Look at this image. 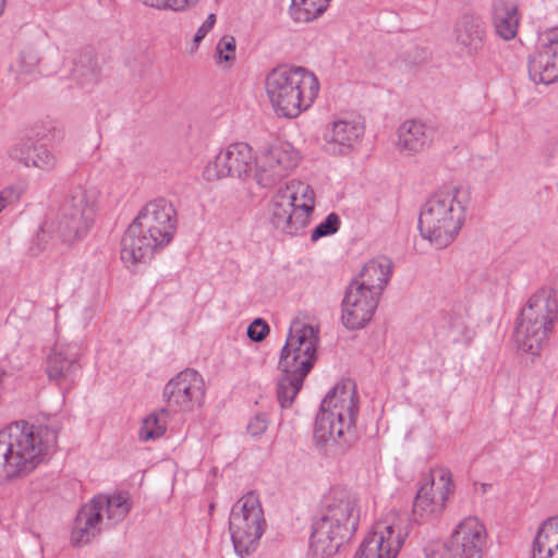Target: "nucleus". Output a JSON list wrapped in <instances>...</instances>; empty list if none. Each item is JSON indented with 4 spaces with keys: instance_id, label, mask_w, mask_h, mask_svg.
<instances>
[{
    "instance_id": "f257e3e1",
    "label": "nucleus",
    "mask_w": 558,
    "mask_h": 558,
    "mask_svg": "<svg viewBox=\"0 0 558 558\" xmlns=\"http://www.w3.org/2000/svg\"><path fill=\"white\" fill-rule=\"evenodd\" d=\"M57 432L48 426L13 423L0 430V481L27 475L51 454Z\"/></svg>"
},
{
    "instance_id": "f03ea898",
    "label": "nucleus",
    "mask_w": 558,
    "mask_h": 558,
    "mask_svg": "<svg viewBox=\"0 0 558 558\" xmlns=\"http://www.w3.org/2000/svg\"><path fill=\"white\" fill-rule=\"evenodd\" d=\"M360 506L348 490L333 488L324 499L320 517L313 525L311 551L315 558H332L357 529Z\"/></svg>"
},
{
    "instance_id": "7ed1b4c3",
    "label": "nucleus",
    "mask_w": 558,
    "mask_h": 558,
    "mask_svg": "<svg viewBox=\"0 0 558 558\" xmlns=\"http://www.w3.org/2000/svg\"><path fill=\"white\" fill-rule=\"evenodd\" d=\"M318 328L300 320L292 322L284 347L281 350L277 398L281 408L294 401L303 381L316 361Z\"/></svg>"
},
{
    "instance_id": "20e7f679",
    "label": "nucleus",
    "mask_w": 558,
    "mask_h": 558,
    "mask_svg": "<svg viewBox=\"0 0 558 558\" xmlns=\"http://www.w3.org/2000/svg\"><path fill=\"white\" fill-rule=\"evenodd\" d=\"M266 94L275 113L294 119L312 107L319 93L316 75L301 66L280 65L266 76Z\"/></svg>"
},
{
    "instance_id": "39448f33",
    "label": "nucleus",
    "mask_w": 558,
    "mask_h": 558,
    "mask_svg": "<svg viewBox=\"0 0 558 558\" xmlns=\"http://www.w3.org/2000/svg\"><path fill=\"white\" fill-rule=\"evenodd\" d=\"M465 194L458 185L436 191L423 205L418 217L422 236L437 248L450 245L465 221Z\"/></svg>"
},
{
    "instance_id": "423d86ee",
    "label": "nucleus",
    "mask_w": 558,
    "mask_h": 558,
    "mask_svg": "<svg viewBox=\"0 0 558 558\" xmlns=\"http://www.w3.org/2000/svg\"><path fill=\"white\" fill-rule=\"evenodd\" d=\"M355 383L345 379L338 383L325 397L316 417L314 437L320 444L329 441L349 445L359 411Z\"/></svg>"
},
{
    "instance_id": "0eeeda50",
    "label": "nucleus",
    "mask_w": 558,
    "mask_h": 558,
    "mask_svg": "<svg viewBox=\"0 0 558 558\" xmlns=\"http://www.w3.org/2000/svg\"><path fill=\"white\" fill-rule=\"evenodd\" d=\"M558 318V303L548 290L532 294L521 310L513 339L519 350L536 355L549 339Z\"/></svg>"
},
{
    "instance_id": "6e6552de",
    "label": "nucleus",
    "mask_w": 558,
    "mask_h": 558,
    "mask_svg": "<svg viewBox=\"0 0 558 558\" xmlns=\"http://www.w3.org/2000/svg\"><path fill=\"white\" fill-rule=\"evenodd\" d=\"M315 207L313 189L299 180L280 186L269 203L270 223L288 235L301 234L310 222Z\"/></svg>"
},
{
    "instance_id": "1a4fd4ad",
    "label": "nucleus",
    "mask_w": 558,
    "mask_h": 558,
    "mask_svg": "<svg viewBox=\"0 0 558 558\" xmlns=\"http://www.w3.org/2000/svg\"><path fill=\"white\" fill-rule=\"evenodd\" d=\"M132 504L126 494L113 496L100 495L85 504L76 515L71 533L75 546L89 543L105 527L112 526L125 519Z\"/></svg>"
},
{
    "instance_id": "9d476101",
    "label": "nucleus",
    "mask_w": 558,
    "mask_h": 558,
    "mask_svg": "<svg viewBox=\"0 0 558 558\" xmlns=\"http://www.w3.org/2000/svg\"><path fill=\"white\" fill-rule=\"evenodd\" d=\"M265 527L264 511L254 494L243 496L232 507L229 531L234 550L240 557L248 556L257 549Z\"/></svg>"
},
{
    "instance_id": "9b49d317",
    "label": "nucleus",
    "mask_w": 558,
    "mask_h": 558,
    "mask_svg": "<svg viewBox=\"0 0 558 558\" xmlns=\"http://www.w3.org/2000/svg\"><path fill=\"white\" fill-rule=\"evenodd\" d=\"M408 535L405 514L389 511L374 524L354 558H397Z\"/></svg>"
},
{
    "instance_id": "f8f14e48",
    "label": "nucleus",
    "mask_w": 558,
    "mask_h": 558,
    "mask_svg": "<svg viewBox=\"0 0 558 558\" xmlns=\"http://www.w3.org/2000/svg\"><path fill=\"white\" fill-rule=\"evenodd\" d=\"M300 161V151L291 143L275 140L256 155L254 180L262 187H272L290 175Z\"/></svg>"
},
{
    "instance_id": "ddd939ff",
    "label": "nucleus",
    "mask_w": 558,
    "mask_h": 558,
    "mask_svg": "<svg viewBox=\"0 0 558 558\" xmlns=\"http://www.w3.org/2000/svg\"><path fill=\"white\" fill-rule=\"evenodd\" d=\"M453 490L452 473L446 468L433 469L416 493L412 509L414 519L428 521L439 517Z\"/></svg>"
},
{
    "instance_id": "4468645a",
    "label": "nucleus",
    "mask_w": 558,
    "mask_h": 558,
    "mask_svg": "<svg viewBox=\"0 0 558 558\" xmlns=\"http://www.w3.org/2000/svg\"><path fill=\"white\" fill-rule=\"evenodd\" d=\"M163 396L169 411L191 413L204 402V379L196 371L186 368L166 384Z\"/></svg>"
},
{
    "instance_id": "2eb2a0df",
    "label": "nucleus",
    "mask_w": 558,
    "mask_h": 558,
    "mask_svg": "<svg viewBox=\"0 0 558 558\" xmlns=\"http://www.w3.org/2000/svg\"><path fill=\"white\" fill-rule=\"evenodd\" d=\"M255 158L248 144H230L221 149L213 161L208 162L204 175L209 181L227 177L244 179L252 171L254 172Z\"/></svg>"
},
{
    "instance_id": "dca6fc26",
    "label": "nucleus",
    "mask_w": 558,
    "mask_h": 558,
    "mask_svg": "<svg viewBox=\"0 0 558 558\" xmlns=\"http://www.w3.org/2000/svg\"><path fill=\"white\" fill-rule=\"evenodd\" d=\"M132 223L165 247L175 232V209L168 199L156 198L141 209Z\"/></svg>"
},
{
    "instance_id": "f3484780",
    "label": "nucleus",
    "mask_w": 558,
    "mask_h": 558,
    "mask_svg": "<svg viewBox=\"0 0 558 558\" xmlns=\"http://www.w3.org/2000/svg\"><path fill=\"white\" fill-rule=\"evenodd\" d=\"M380 298L361 286L350 282L342 303L341 319L348 329H360L369 323L378 306Z\"/></svg>"
},
{
    "instance_id": "a211bd4d",
    "label": "nucleus",
    "mask_w": 558,
    "mask_h": 558,
    "mask_svg": "<svg viewBox=\"0 0 558 558\" xmlns=\"http://www.w3.org/2000/svg\"><path fill=\"white\" fill-rule=\"evenodd\" d=\"M487 538L485 525L476 517H465L451 534V547L458 558H482Z\"/></svg>"
},
{
    "instance_id": "6ab92c4d",
    "label": "nucleus",
    "mask_w": 558,
    "mask_h": 558,
    "mask_svg": "<svg viewBox=\"0 0 558 558\" xmlns=\"http://www.w3.org/2000/svg\"><path fill=\"white\" fill-rule=\"evenodd\" d=\"M364 123L355 118H342L332 121L324 132L327 149L336 155L352 150L364 134Z\"/></svg>"
},
{
    "instance_id": "aec40b11",
    "label": "nucleus",
    "mask_w": 558,
    "mask_h": 558,
    "mask_svg": "<svg viewBox=\"0 0 558 558\" xmlns=\"http://www.w3.org/2000/svg\"><path fill=\"white\" fill-rule=\"evenodd\" d=\"M434 138L432 124L420 119L403 121L397 129L396 147L403 156H415L427 149Z\"/></svg>"
},
{
    "instance_id": "412c9836",
    "label": "nucleus",
    "mask_w": 558,
    "mask_h": 558,
    "mask_svg": "<svg viewBox=\"0 0 558 558\" xmlns=\"http://www.w3.org/2000/svg\"><path fill=\"white\" fill-rule=\"evenodd\" d=\"M547 40L529 63L530 77L536 84L558 81V29L549 32Z\"/></svg>"
},
{
    "instance_id": "4be33fe9",
    "label": "nucleus",
    "mask_w": 558,
    "mask_h": 558,
    "mask_svg": "<svg viewBox=\"0 0 558 558\" xmlns=\"http://www.w3.org/2000/svg\"><path fill=\"white\" fill-rule=\"evenodd\" d=\"M162 246L151 234H146L131 223L121 240V259L125 265H135L149 260Z\"/></svg>"
},
{
    "instance_id": "5701e85b",
    "label": "nucleus",
    "mask_w": 558,
    "mask_h": 558,
    "mask_svg": "<svg viewBox=\"0 0 558 558\" xmlns=\"http://www.w3.org/2000/svg\"><path fill=\"white\" fill-rule=\"evenodd\" d=\"M392 267L388 257L378 256L369 259L351 282L380 298L392 274Z\"/></svg>"
},
{
    "instance_id": "b1692460",
    "label": "nucleus",
    "mask_w": 558,
    "mask_h": 558,
    "mask_svg": "<svg viewBox=\"0 0 558 558\" xmlns=\"http://www.w3.org/2000/svg\"><path fill=\"white\" fill-rule=\"evenodd\" d=\"M80 352L75 344H57L47 359L46 373L50 380H66L76 369Z\"/></svg>"
},
{
    "instance_id": "393cba45",
    "label": "nucleus",
    "mask_w": 558,
    "mask_h": 558,
    "mask_svg": "<svg viewBox=\"0 0 558 558\" xmlns=\"http://www.w3.org/2000/svg\"><path fill=\"white\" fill-rule=\"evenodd\" d=\"M99 192L89 184H78L70 190L61 210L94 220Z\"/></svg>"
},
{
    "instance_id": "a878e982",
    "label": "nucleus",
    "mask_w": 558,
    "mask_h": 558,
    "mask_svg": "<svg viewBox=\"0 0 558 558\" xmlns=\"http://www.w3.org/2000/svg\"><path fill=\"white\" fill-rule=\"evenodd\" d=\"M493 22L496 33L505 40L515 37L520 14L514 0H497L494 4Z\"/></svg>"
},
{
    "instance_id": "bb28decb",
    "label": "nucleus",
    "mask_w": 558,
    "mask_h": 558,
    "mask_svg": "<svg viewBox=\"0 0 558 558\" xmlns=\"http://www.w3.org/2000/svg\"><path fill=\"white\" fill-rule=\"evenodd\" d=\"M94 220L81 215L61 210L56 225V233L65 244L83 240L88 233Z\"/></svg>"
},
{
    "instance_id": "cd10ccee",
    "label": "nucleus",
    "mask_w": 558,
    "mask_h": 558,
    "mask_svg": "<svg viewBox=\"0 0 558 558\" xmlns=\"http://www.w3.org/2000/svg\"><path fill=\"white\" fill-rule=\"evenodd\" d=\"M483 37V25L475 17L463 16L456 25V39L469 51H477L481 48Z\"/></svg>"
},
{
    "instance_id": "c85d7f7f",
    "label": "nucleus",
    "mask_w": 558,
    "mask_h": 558,
    "mask_svg": "<svg viewBox=\"0 0 558 558\" xmlns=\"http://www.w3.org/2000/svg\"><path fill=\"white\" fill-rule=\"evenodd\" d=\"M330 0H292L290 16L300 23H307L322 15Z\"/></svg>"
},
{
    "instance_id": "c756f323",
    "label": "nucleus",
    "mask_w": 558,
    "mask_h": 558,
    "mask_svg": "<svg viewBox=\"0 0 558 558\" xmlns=\"http://www.w3.org/2000/svg\"><path fill=\"white\" fill-rule=\"evenodd\" d=\"M40 58L38 52L33 49H26L20 52L14 64L10 70L15 73L17 82H22L24 77L35 75L38 72Z\"/></svg>"
},
{
    "instance_id": "7c9ffc66",
    "label": "nucleus",
    "mask_w": 558,
    "mask_h": 558,
    "mask_svg": "<svg viewBox=\"0 0 558 558\" xmlns=\"http://www.w3.org/2000/svg\"><path fill=\"white\" fill-rule=\"evenodd\" d=\"M202 0H142V2L151 9L158 11H171L184 13L194 9Z\"/></svg>"
},
{
    "instance_id": "2f4dec72",
    "label": "nucleus",
    "mask_w": 558,
    "mask_h": 558,
    "mask_svg": "<svg viewBox=\"0 0 558 558\" xmlns=\"http://www.w3.org/2000/svg\"><path fill=\"white\" fill-rule=\"evenodd\" d=\"M166 433V423L161 422L156 413L147 415L138 430V437L142 441H148L163 436Z\"/></svg>"
},
{
    "instance_id": "473e14b6",
    "label": "nucleus",
    "mask_w": 558,
    "mask_h": 558,
    "mask_svg": "<svg viewBox=\"0 0 558 558\" xmlns=\"http://www.w3.org/2000/svg\"><path fill=\"white\" fill-rule=\"evenodd\" d=\"M57 166V157L45 146H34L29 167L44 171H52Z\"/></svg>"
},
{
    "instance_id": "72a5a7b5",
    "label": "nucleus",
    "mask_w": 558,
    "mask_h": 558,
    "mask_svg": "<svg viewBox=\"0 0 558 558\" xmlns=\"http://www.w3.org/2000/svg\"><path fill=\"white\" fill-rule=\"evenodd\" d=\"M340 227V218L337 214H329L324 221H322L311 234L312 241H317L318 239L327 235H331L338 231Z\"/></svg>"
},
{
    "instance_id": "f704fd0d",
    "label": "nucleus",
    "mask_w": 558,
    "mask_h": 558,
    "mask_svg": "<svg viewBox=\"0 0 558 558\" xmlns=\"http://www.w3.org/2000/svg\"><path fill=\"white\" fill-rule=\"evenodd\" d=\"M236 43L231 35L222 36L216 46V56L219 62H231L235 59Z\"/></svg>"
},
{
    "instance_id": "c9c22d12",
    "label": "nucleus",
    "mask_w": 558,
    "mask_h": 558,
    "mask_svg": "<svg viewBox=\"0 0 558 558\" xmlns=\"http://www.w3.org/2000/svg\"><path fill=\"white\" fill-rule=\"evenodd\" d=\"M535 537L558 546V515L548 518L538 527Z\"/></svg>"
},
{
    "instance_id": "e433bc0d",
    "label": "nucleus",
    "mask_w": 558,
    "mask_h": 558,
    "mask_svg": "<svg viewBox=\"0 0 558 558\" xmlns=\"http://www.w3.org/2000/svg\"><path fill=\"white\" fill-rule=\"evenodd\" d=\"M27 187L28 184L26 180H17L1 190L0 194L4 202L10 205L19 202L21 197L26 193Z\"/></svg>"
},
{
    "instance_id": "4c0bfd02",
    "label": "nucleus",
    "mask_w": 558,
    "mask_h": 558,
    "mask_svg": "<svg viewBox=\"0 0 558 558\" xmlns=\"http://www.w3.org/2000/svg\"><path fill=\"white\" fill-rule=\"evenodd\" d=\"M531 558H558V546L534 537Z\"/></svg>"
},
{
    "instance_id": "58836bf2",
    "label": "nucleus",
    "mask_w": 558,
    "mask_h": 558,
    "mask_svg": "<svg viewBox=\"0 0 558 558\" xmlns=\"http://www.w3.org/2000/svg\"><path fill=\"white\" fill-rule=\"evenodd\" d=\"M34 146L28 143H19L10 149V157L29 168V160L33 156Z\"/></svg>"
},
{
    "instance_id": "ea45409f",
    "label": "nucleus",
    "mask_w": 558,
    "mask_h": 558,
    "mask_svg": "<svg viewBox=\"0 0 558 558\" xmlns=\"http://www.w3.org/2000/svg\"><path fill=\"white\" fill-rule=\"evenodd\" d=\"M269 332V326L262 318L255 319L247 328V336L252 341L259 342Z\"/></svg>"
},
{
    "instance_id": "a19ab883",
    "label": "nucleus",
    "mask_w": 558,
    "mask_h": 558,
    "mask_svg": "<svg viewBox=\"0 0 558 558\" xmlns=\"http://www.w3.org/2000/svg\"><path fill=\"white\" fill-rule=\"evenodd\" d=\"M215 23H216V15L214 13H210L195 33V36L193 39L195 49L198 48V45L201 44V41L214 28Z\"/></svg>"
},
{
    "instance_id": "79ce46f5",
    "label": "nucleus",
    "mask_w": 558,
    "mask_h": 558,
    "mask_svg": "<svg viewBox=\"0 0 558 558\" xmlns=\"http://www.w3.org/2000/svg\"><path fill=\"white\" fill-rule=\"evenodd\" d=\"M268 423L265 414L255 415L247 424V430L253 436H258L267 429Z\"/></svg>"
},
{
    "instance_id": "37998d69",
    "label": "nucleus",
    "mask_w": 558,
    "mask_h": 558,
    "mask_svg": "<svg viewBox=\"0 0 558 558\" xmlns=\"http://www.w3.org/2000/svg\"><path fill=\"white\" fill-rule=\"evenodd\" d=\"M426 558H451V550L444 544H434L427 548Z\"/></svg>"
},
{
    "instance_id": "c03bdc74",
    "label": "nucleus",
    "mask_w": 558,
    "mask_h": 558,
    "mask_svg": "<svg viewBox=\"0 0 558 558\" xmlns=\"http://www.w3.org/2000/svg\"><path fill=\"white\" fill-rule=\"evenodd\" d=\"M87 75H88L87 80L95 81L98 76V73H97L96 69L93 66V68H90Z\"/></svg>"
},
{
    "instance_id": "a18cd8bd",
    "label": "nucleus",
    "mask_w": 558,
    "mask_h": 558,
    "mask_svg": "<svg viewBox=\"0 0 558 558\" xmlns=\"http://www.w3.org/2000/svg\"><path fill=\"white\" fill-rule=\"evenodd\" d=\"M5 8V0H0V15L3 13Z\"/></svg>"
},
{
    "instance_id": "49530a36",
    "label": "nucleus",
    "mask_w": 558,
    "mask_h": 558,
    "mask_svg": "<svg viewBox=\"0 0 558 558\" xmlns=\"http://www.w3.org/2000/svg\"><path fill=\"white\" fill-rule=\"evenodd\" d=\"M75 73H76L77 75H84V71H83V69H82L81 66H78V65L75 68Z\"/></svg>"
},
{
    "instance_id": "de8ad7c7",
    "label": "nucleus",
    "mask_w": 558,
    "mask_h": 558,
    "mask_svg": "<svg viewBox=\"0 0 558 558\" xmlns=\"http://www.w3.org/2000/svg\"><path fill=\"white\" fill-rule=\"evenodd\" d=\"M458 327H460L462 330H464V329H465V324H464V320H463V319H461V320L459 322Z\"/></svg>"
}]
</instances>
